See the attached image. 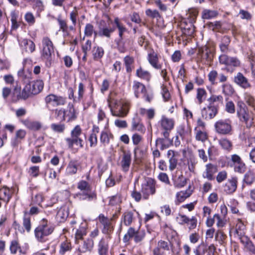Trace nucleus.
Listing matches in <instances>:
<instances>
[{
    "instance_id": "58",
    "label": "nucleus",
    "mask_w": 255,
    "mask_h": 255,
    "mask_svg": "<svg viewBox=\"0 0 255 255\" xmlns=\"http://www.w3.org/2000/svg\"><path fill=\"white\" fill-rule=\"evenodd\" d=\"M122 202V195L120 194H117L110 197L109 200V205L111 206H115L121 204Z\"/></svg>"
},
{
    "instance_id": "55",
    "label": "nucleus",
    "mask_w": 255,
    "mask_h": 255,
    "mask_svg": "<svg viewBox=\"0 0 255 255\" xmlns=\"http://www.w3.org/2000/svg\"><path fill=\"white\" fill-rule=\"evenodd\" d=\"M219 144L225 150L230 151L232 149V142L231 141L226 138L221 139L219 140Z\"/></svg>"
},
{
    "instance_id": "37",
    "label": "nucleus",
    "mask_w": 255,
    "mask_h": 255,
    "mask_svg": "<svg viewBox=\"0 0 255 255\" xmlns=\"http://www.w3.org/2000/svg\"><path fill=\"white\" fill-rule=\"evenodd\" d=\"M155 144L156 146L159 145L160 150H163L168 148L172 144V141L169 139V137L168 138L163 137L158 138L156 140Z\"/></svg>"
},
{
    "instance_id": "12",
    "label": "nucleus",
    "mask_w": 255,
    "mask_h": 255,
    "mask_svg": "<svg viewBox=\"0 0 255 255\" xmlns=\"http://www.w3.org/2000/svg\"><path fill=\"white\" fill-rule=\"evenodd\" d=\"M159 123L161 129L163 130L162 135L166 138H168L169 137L171 131L174 127V120L173 119L162 116Z\"/></svg>"
},
{
    "instance_id": "23",
    "label": "nucleus",
    "mask_w": 255,
    "mask_h": 255,
    "mask_svg": "<svg viewBox=\"0 0 255 255\" xmlns=\"http://www.w3.org/2000/svg\"><path fill=\"white\" fill-rule=\"evenodd\" d=\"M1 179L0 178V208L1 207L2 202L7 204L11 197V192L9 188L3 186L1 187Z\"/></svg>"
},
{
    "instance_id": "20",
    "label": "nucleus",
    "mask_w": 255,
    "mask_h": 255,
    "mask_svg": "<svg viewBox=\"0 0 255 255\" xmlns=\"http://www.w3.org/2000/svg\"><path fill=\"white\" fill-rule=\"evenodd\" d=\"M218 112V109L216 106L209 105L202 110L201 115L204 119L208 120L213 119L217 114Z\"/></svg>"
},
{
    "instance_id": "30",
    "label": "nucleus",
    "mask_w": 255,
    "mask_h": 255,
    "mask_svg": "<svg viewBox=\"0 0 255 255\" xmlns=\"http://www.w3.org/2000/svg\"><path fill=\"white\" fill-rule=\"evenodd\" d=\"M98 220L100 223L103 226L104 230L107 232H110L113 229L111 224L112 218L109 219L101 214L98 217Z\"/></svg>"
},
{
    "instance_id": "59",
    "label": "nucleus",
    "mask_w": 255,
    "mask_h": 255,
    "mask_svg": "<svg viewBox=\"0 0 255 255\" xmlns=\"http://www.w3.org/2000/svg\"><path fill=\"white\" fill-rule=\"evenodd\" d=\"M231 167H234V170L236 172L240 173H243L246 169V164L243 160L239 162V163H236Z\"/></svg>"
},
{
    "instance_id": "27",
    "label": "nucleus",
    "mask_w": 255,
    "mask_h": 255,
    "mask_svg": "<svg viewBox=\"0 0 255 255\" xmlns=\"http://www.w3.org/2000/svg\"><path fill=\"white\" fill-rule=\"evenodd\" d=\"M217 172V166L212 163H208L205 165V169L203 172L202 176L209 180L214 179V174Z\"/></svg>"
},
{
    "instance_id": "29",
    "label": "nucleus",
    "mask_w": 255,
    "mask_h": 255,
    "mask_svg": "<svg viewBox=\"0 0 255 255\" xmlns=\"http://www.w3.org/2000/svg\"><path fill=\"white\" fill-rule=\"evenodd\" d=\"M28 85L30 86L32 95H36L42 90L44 83L42 80H37L28 83Z\"/></svg>"
},
{
    "instance_id": "60",
    "label": "nucleus",
    "mask_w": 255,
    "mask_h": 255,
    "mask_svg": "<svg viewBox=\"0 0 255 255\" xmlns=\"http://www.w3.org/2000/svg\"><path fill=\"white\" fill-rule=\"evenodd\" d=\"M218 12L216 10L204 9L202 12V17L204 19H210L216 17Z\"/></svg>"
},
{
    "instance_id": "31",
    "label": "nucleus",
    "mask_w": 255,
    "mask_h": 255,
    "mask_svg": "<svg viewBox=\"0 0 255 255\" xmlns=\"http://www.w3.org/2000/svg\"><path fill=\"white\" fill-rule=\"evenodd\" d=\"M131 160V154L129 152H124L121 162L122 169L125 172L128 171Z\"/></svg>"
},
{
    "instance_id": "10",
    "label": "nucleus",
    "mask_w": 255,
    "mask_h": 255,
    "mask_svg": "<svg viewBox=\"0 0 255 255\" xmlns=\"http://www.w3.org/2000/svg\"><path fill=\"white\" fill-rule=\"evenodd\" d=\"M145 235V233L144 230L130 227L124 236L123 242L125 243H128L131 239L133 238L135 243H139L143 240Z\"/></svg>"
},
{
    "instance_id": "28",
    "label": "nucleus",
    "mask_w": 255,
    "mask_h": 255,
    "mask_svg": "<svg viewBox=\"0 0 255 255\" xmlns=\"http://www.w3.org/2000/svg\"><path fill=\"white\" fill-rule=\"evenodd\" d=\"M109 241L107 238H102L99 241L97 250L99 255H109Z\"/></svg>"
},
{
    "instance_id": "35",
    "label": "nucleus",
    "mask_w": 255,
    "mask_h": 255,
    "mask_svg": "<svg viewBox=\"0 0 255 255\" xmlns=\"http://www.w3.org/2000/svg\"><path fill=\"white\" fill-rule=\"evenodd\" d=\"M181 28L182 29L183 33L187 36H191L194 32L195 27L193 23L192 22H188L185 21L181 24Z\"/></svg>"
},
{
    "instance_id": "34",
    "label": "nucleus",
    "mask_w": 255,
    "mask_h": 255,
    "mask_svg": "<svg viewBox=\"0 0 255 255\" xmlns=\"http://www.w3.org/2000/svg\"><path fill=\"white\" fill-rule=\"evenodd\" d=\"M136 76L140 79L146 82H149L151 78L150 73L148 71L144 70L141 67L136 69Z\"/></svg>"
},
{
    "instance_id": "53",
    "label": "nucleus",
    "mask_w": 255,
    "mask_h": 255,
    "mask_svg": "<svg viewBox=\"0 0 255 255\" xmlns=\"http://www.w3.org/2000/svg\"><path fill=\"white\" fill-rule=\"evenodd\" d=\"M222 92L223 94L227 96H231L235 92L233 86L228 83L223 84L222 86Z\"/></svg>"
},
{
    "instance_id": "36",
    "label": "nucleus",
    "mask_w": 255,
    "mask_h": 255,
    "mask_svg": "<svg viewBox=\"0 0 255 255\" xmlns=\"http://www.w3.org/2000/svg\"><path fill=\"white\" fill-rule=\"evenodd\" d=\"M23 124L28 129L32 130H38L41 128V124L38 121L25 120L22 121Z\"/></svg>"
},
{
    "instance_id": "33",
    "label": "nucleus",
    "mask_w": 255,
    "mask_h": 255,
    "mask_svg": "<svg viewBox=\"0 0 255 255\" xmlns=\"http://www.w3.org/2000/svg\"><path fill=\"white\" fill-rule=\"evenodd\" d=\"M132 89L136 98H138L141 94H143L146 90L145 86L142 83L134 81L133 82Z\"/></svg>"
},
{
    "instance_id": "51",
    "label": "nucleus",
    "mask_w": 255,
    "mask_h": 255,
    "mask_svg": "<svg viewBox=\"0 0 255 255\" xmlns=\"http://www.w3.org/2000/svg\"><path fill=\"white\" fill-rule=\"evenodd\" d=\"M209 105L211 106H216L218 104H222L223 103V97L222 95H212L208 100Z\"/></svg>"
},
{
    "instance_id": "61",
    "label": "nucleus",
    "mask_w": 255,
    "mask_h": 255,
    "mask_svg": "<svg viewBox=\"0 0 255 255\" xmlns=\"http://www.w3.org/2000/svg\"><path fill=\"white\" fill-rule=\"evenodd\" d=\"M67 217V212L63 208H60L56 215V219L60 222H63Z\"/></svg>"
},
{
    "instance_id": "47",
    "label": "nucleus",
    "mask_w": 255,
    "mask_h": 255,
    "mask_svg": "<svg viewBox=\"0 0 255 255\" xmlns=\"http://www.w3.org/2000/svg\"><path fill=\"white\" fill-rule=\"evenodd\" d=\"M13 97H12V101L14 102H16L17 101L20 100H23V97H22V92L21 90V88L20 85L18 84H16L13 91Z\"/></svg>"
},
{
    "instance_id": "11",
    "label": "nucleus",
    "mask_w": 255,
    "mask_h": 255,
    "mask_svg": "<svg viewBox=\"0 0 255 255\" xmlns=\"http://www.w3.org/2000/svg\"><path fill=\"white\" fill-rule=\"evenodd\" d=\"M215 128L216 132L220 134H231V121L229 119L220 120L215 124Z\"/></svg>"
},
{
    "instance_id": "5",
    "label": "nucleus",
    "mask_w": 255,
    "mask_h": 255,
    "mask_svg": "<svg viewBox=\"0 0 255 255\" xmlns=\"http://www.w3.org/2000/svg\"><path fill=\"white\" fill-rule=\"evenodd\" d=\"M220 64L225 65L226 70L232 73L237 67L241 66V61L237 57L230 56L227 54H222L219 57Z\"/></svg>"
},
{
    "instance_id": "38",
    "label": "nucleus",
    "mask_w": 255,
    "mask_h": 255,
    "mask_svg": "<svg viewBox=\"0 0 255 255\" xmlns=\"http://www.w3.org/2000/svg\"><path fill=\"white\" fill-rule=\"evenodd\" d=\"M10 251L11 254H15L17 251L22 254H26V250H22L21 247L17 240H12L10 245L9 247Z\"/></svg>"
},
{
    "instance_id": "21",
    "label": "nucleus",
    "mask_w": 255,
    "mask_h": 255,
    "mask_svg": "<svg viewBox=\"0 0 255 255\" xmlns=\"http://www.w3.org/2000/svg\"><path fill=\"white\" fill-rule=\"evenodd\" d=\"M11 23L10 31H16L22 23L21 18L19 16V12L16 10L11 11L10 13Z\"/></svg>"
},
{
    "instance_id": "49",
    "label": "nucleus",
    "mask_w": 255,
    "mask_h": 255,
    "mask_svg": "<svg viewBox=\"0 0 255 255\" xmlns=\"http://www.w3.org/2000/svg\"><path fill=\"white\" fill-rule=\"evenodd\" d=\"M78 167V163L76 161H71L66 169L67 175H73L77 173Z\"/></svg>"
},
{
    "instance_id": "25",
    "label": "nucleus",
    "mask_w": 255,
    "mask_h": 255,
    "mask_svg": "<svg viewBox=\"0 0 255 255\" xmlns=\"http://www.w3.org/2000/svg\"><path fill=\"white\" fill-rule=\"evenodd\" d=\"M234 82L244 89H248L251 87V85L248 79L241 73L238 72L234 77Z\"/></svg>"
},
{
    "instance_id": "42",
    "label": "nucleus",
    "mask_w": 255,
    "mask_h": 255,
    "mask_svg": "<svg viewBox=\"0 0 255 255\" xmlns=\"http://www.w3.org/2000/svg\"><path fill=\"white\" fill-rule=\"evenodd\" d=\"M192 193V190H191L190 186L189 187L188 189L185 191H181L178 192L176 194L177 200L179 202L184 201L186 198L190 196Z\"/></svg>"
},
{
    "instance_id": "39",
    "label": "nucleus",
    "mask_w": 255,
    "mask_h": 255,
    "mask_svg": "<svg viewBox=\"0 0 255 255\" xmlns=\"http://www.w3.org/2000/svg\"><path fill=\"white\" fill-rule=\"evenodd\" d=\"M255 182V174L253 171L249 170L244 175L243 183L248 186H251Z\"/></svg>"
},
{
    "instance_id": "48",
    "label": "nucleus",
    "mask_w": 255,
    "mask_h": 255,
    "mask_svg": "<svg viewBox=\"0 0 255 255\" xmlns=\"http://www.w3.org/2000/svg\"><path fill=\"white\" fill-rule=\"evenodd\" d=\"M92 55L94 60H100L104 54V50L102 47L94 46L92 51Z\"/></svg>"
},
{
    "instance_id": "62",
    "label": "nucleus",
    "mask_w": 255,
    "mask_h": 255,
    "mask_svg": "<svg viewBox=\"0 0 255 255\" xmlns=\"http://www.w3.org/2000/svg\"><path fill=\"white\" fill-rule=\"evenodd\" d=\"M77 188L81 191H85L86 192H89L91 190V187L90 184L84 180H81L78 182Z\"/></svg>"
},
{
    "instance_id": "9",
    "label": "nucleus",
    "mask_w": 255,
    "mask_h": 255,
    "mask_svg": "<svg viewBox=\"0 0 255 255\" xmlns=\"http://www.w3.org/2000/svg\"><path fill=\"white\" fill-rule=\"evenodd\" d=\"M214 48L205 45L198 48L197 58L201 62L206 63L212 61L214 55Z\"/></svg>"
},
{
    "instance_id": "52",
    "label": "nucleus",
    "mask_w": 255,
    "mask_h": 255,
    "mask_svg": "<svg viewBox=\"0 0 255 255\" xmlns=\"http://www.w3.org/2000/svg\"><path fill=\"white\" fill-rule=\"evenodd\" d=\"M87 234V229L85 226H81L76 230L75 234V243L78 242V240H83V237Z\"/></svg>"
},
{
    "instance_id": "63",
    "label": "nucleus",
    "mask_w": 255,
    "mask_h": 255,
    "mask_svg": "<svg viewBox=\"0 0 255 255\" xmlns=\"http://www.w3.org/2000/svg\"><path fill=\"white\" fill-rule=\"evenodd\" d=\"M93 33L95 34V36L97 35V32L94 30V26L90 23L87 24L84 29L85 35L91 37Z\"/></svg>"
},
{
    "instance_id": "14",
    "label": "nucleus",
    "mask_w": 255,
    "mask_h": 255,
    "mask_svg": "<svg viewBox=\"0 0 255 255\" xmlns=\"http://www.w3.org/2000/svg\"><path fill=\"white\" fill-rule=\"evenodd\" d=\"M208 78L210 83L215 85L218 82L223 83L227 82L228 77L223 73H219L216 70H212L209 73Z\"/></svg>"
},
{
    "instance_id": "19",
    "label": "nucleus",
    "mask_w": 255,
    "mask_h": 255,
    "mask_svg": "<svg viewBox=\"0 0 255 255\" xmlns=\"http://www.w3.org/2000/svg\"><path fill=\"white\" fill-rule=\"evenodd\" d=\"M78 245L77 249L80 253H86L90 252L94 246V241L91 239H87L85 240H78V242L75 243Z\"/></svg>"
},
{
    "instance_id": "46",
    "label": "nucleus",
    "mask_w": 255,
    "mask_h": 255,
    "mask_svg": "<svg viewBox=\"0 0 255 255\" xmlns=\"http://www.w3.org/2000/svg\"><path fill=\"white\" fill-rule=\"evenodd\" d=\"M111 138H113V135L108 130H105L101 132L100 136V141L104 145L109 143Z\"/></svg>"
},
{
    "instance_id": "8",
    "label": "nucleus",
    "mask_w": 255,
    "mask_h": 255,
    "mask_svg": "<svg viewBox=\"0 0 255 255\" xmlns=\"http://www.w3.org/2000/svg\"><path fill=\"white\" fill-rule=\"evenodd\" d=\"M44 102L46 108L51 110L52 108L64 106L67 102L65 97L50 94L45 97Z\"/></svg>"
},
{
    "instance_id": "56",
    "label": "nucleus",
    "mask_w": 255,
    "mask_h": 255,
    "mask_svg": "<svg viewBox=\"0 0 255 255\" xmlns=\"http://www.w3.org/2000/svg\"><path fill=\"white\" fill-rule=\"evenodd\" d=\"M206 95L207 92L204 89L198 88L197 89L196 98L199 104H201L205 100Z\"/></svg>"
},
{
    "instance_id": "24",
    "label": "nucleus",
    "mask_w": 255,
    "mask_h": 255,
    "mask_svg": "<svg viewBox=\"0 0 255 255\" xmlns=\"http://www.w3.org/2000/svg\"><path fill=\"white\" fill-rule=\"evenodd\" d=\"M179 154L177 151L173 150H168L167 152L166 156L169 159V169L172 171L174 170L177 165L178 159L177 157Z\"/></svg>"
},
{
    "instance_id": "32",
    "label": "nucleus",
    "mask_w": 255,
    "mask_h": 255,
    "mask_svg": "<svg viewBox=\"0 0 255 255\" xmlns=\"http://www.w3.org/2000/svg\"><path fill=\"white\" fill-rule=\"evenodd\" d=\"M77 118L75 110L73 105L69 104L68 109H64V121L67 119V122L75 120Z\"/></svg>"
},
{
    "instance_id": "57",
    "label": "nucleus",
    "mask_w": 255,
    "mask_h": 255,
    "mask_svg": "<svg viewBox=\"0 0 255 255\" xmlns=\"http://www.w3.org/2000/svg\"><path fill=\"white\" fill-rule=\"evenodd\" d=\"M226 238V235L222 230H218L217 231L215 234V239L219 244L222 245Z\"/></svg>"
},
{
    "instance_id": "45",
    "label": "nucleus",
    "mask_w": 255,
    "mask_h": 255,
    "mask_svg": "<svg viewBox=\"0 0 255 255\" xmlns=\"http://www.w3.org/2000/svg\"><path fill=\"white\" fill-rule=\"evenodd\" d=\"M114 23L119 30V38L117 39H124L123 34L126 31L127 29L122 23L118 17H115L114 19Z\"/></svg>"
},
{
    "instance_id": "6",
    "label": "nucleus",
    "mask_w": 255,
    "mask_h": 255,
    "mask_svg": "<svg viewBox=\"0 0 255 255\" xmlns=\"http://www.w3.org/2000/svg\"><path fill=\"white\" fill-rule=\"evenodd\" d=\"M41 57L47 61H51L52 55H54V47L49 37L45 36L42 39Z\"/></svg>"
},
{
    "instance_id": "22",
    "label": "nucleus",
    "mask_w": 255,
    "mask_h": 255,
    "mask_svg": "<svg viewBox=\"0 0 255 255\" xmlns=\"http://www.w3.org/2000/svg\"><path fill=\"white\" fill-rule=\"evenodd\" d=\"M147 59L152 67L155 69H161L162 64L159 63L158 55L153 49L148 52Z\"/></svg>"
},
{
    "instance_id": "3",
    "label": "nucleus",
    "mask_w": 255,
    "mask_h": 255,
    "mask_svg": "<svg viewBox=\"0 0 255 255\" xmlns=\"http://www.w3.org/2000/svg\"><path fill=\"white\" fill-rule=\"evenodd\" d=\"M54 228L46 219H42L39 225L34 230V235L37 240L44 243L47 240V237L54 231Z\"/></svg>"
},
{
    "instance_id": "13",
    "label": "nucleus",
    "mask_w": 255,
    "mask_h": 255,
    "mask_svg": "<svg viewBox=\"0 0 255 255\" xmlns=\"http://www.w3.org/2000/svg\"><path fill=\"white\" fill-rule=\"evenodd\" d=\"M172 246V243L169 240H159L157 247L153 250V255H165L169 253Z\"/></svg>"
},
{
    "instance_id": "64",
    "label": "nucleus",
    "mask_w": 255,
    "mask_h": 255,
    "mask_svg": "<svg viewBox=\"0 0 255 255\" xmlns=\"http://www.w3.org/2000/svg\"><path fill=\"white\" fill-rule=\"evenodd\" d=\"M115 31L114 28L104 27L99 31V35L110 38L111 34Z\"/></svg>"
},
{
    "instance_id": "26",
    "label": "nucleus",
    "mask_w": 255,
    "mask_h": 255,
    "mask_svg": "<svg viewBox=\"0 0 255 255\" xmlns=\"http://www.w3.org/2000/svg\"><path fill=\"white\" fill-rule=\"evenodd\" d=\"M131 130L137 131L141 133H144L146 128L141 122L140 119L137 116L133 117L131 121Z\"/></svg>"
},
{
    "instance_id": "15",
    "label": "nucleus",
    "mask_w": 255,
    "mask_h": 255,
    "mask_svg": "<svg viewBox=\"0 0 255 255\" xmlns=\"http://www.w3.org/2000/svg\"><path fill=\"white\" fill-rule=\"evenodd\" d=\"M116 48L120 53H124L132 48L133 40L131 38L115 39Z\"/></svg>"
},
{
    "instance_id": "7",
    "label": "nucleus",
    "mask_w": 255,
    "mask_h": 255,
    "mask_svg": "<svg viewBox=\"0 0 255 255\" xmlns=\"http://www.w3.org/2000/svg\"><path fill=\"white\" fill-rule=\"evenodd\" d=\"M156 181L151 178L145 179V182L141 184V192L142 199L145 200L149 199L150 195H153L156 193Z\"/></svg>"
},
{
    "instance_id": "2",
    "label": "nucleus",
    "mask_w": 255,
    "mask_h": 255,
    "mask_svg": "<svg viewBox=\"0 0 255 255\" xmlns=\"http://www.w3.org/2000/svg\"><path fill=\"white\" fill-rule=\"evenodd\" d=\"M86 134L83 132V130L80 125H76L71 131L70 137L65 139L69 148H73L74 145L80 148H83L84 144V139Z\"/></svg>"
},
{
    "instance_id": "40",
    "label": "nucleus",
    "mask_w": 255,
    "mask_h": 255,
    "mask_svg": "<svg viewBox=\"0 0 255 255\" xmlns=\"http://www.w3.org/2000/svg\"><path fill=\"white\" fill-rule=\"evenodd\" d=\"M177 132L182 139L188 136L191 133V129L189 127L184 125H180L177 128Z\"/></svg>"
},
{
    "instance_id": "16",
    "label": "nucleus",
    "mask_w": 255,
    "mask_h": 255,
    "mask_svg": "<svg viewBox=\"0 0 255 255\" xmlns=\"http://www.w3.org/2000/svg\"><path fill=\"white\" fill-rule=\"evenodd\" d=\"M216 222V226L218 228H222L227 224V220L225 217L220 216L219 214H215L212 218L206 221L207 227L211 228Z\"/></svg>"
},
{
    "instance_id": "50",
    "label": "nucleus",
    "mask_w": 255,
    "mask_h": 255,
    "mask_svg": "<svg viewBox=\"0 0 255 255\" xmlns=\"http://www.w3.org/2000/svg\"><path fill=\"white\" fill-rule=\"evenodd\" d=\"M23 226L27 231L29 233L31 229V219L27 211L24 212V216L23 218Z\"/></svg>"
},
{
    "instance_id": "1",
    "label": "nucleus",
    "mask_w": 255,
    "mask_h": 255,
    "mask_svg": "<svg viewBox=\"0 0 255 255\" xmlns=\"http://www.w3.org/2000/svg\"><path fill=\"white\" fill-rule=\"evenodd\" d=\"M112 116L119 118H125L128 115L131 107V103L126 99L114 100L109 104Z\"/></svg>"
},
{
    "instance_id": "43",
    "label": "nucleus",
    "mask_w": 255,
    "mask_h": 255,
    "mask_svg": "<svg viewBox=\"0 0 255 255\" xmlns=\"http://www.w3.org/2000/svg\"><path fill=\"white\" fill-rule=\"evenodd\" d=\"M72 249L71 242L66 240L61 243L59 253L61 255H64L66 252L71 251Z\"/></svg>"
},
{
    "instance_id": "18",
    "label": "nucleus",
    "mask_w": 255,
    "mask_h": 255,
    "mask_svg": "<svg viewBox=\"0 0 255 255\" xmlns=\"http://www.w3.org/2000/svg\"><path fill=\"white\" fill-rule=\"evenodd\" d=\"M135 210H127L122 215L121 217V224L126 226H130L136 221L135 216Z\"/></svg>"
},
{
    "instance_id": "17",
    "label": "nucleus",
    "mask_w": 255,
    "mask_h": 255,
    "mask_svg": "<svg viewBox=\"0 0 255 255\" xmlns=\"http://www.w3.org/2000/svg\"><path fill=\"white\" fill-rule=\"evenodd\" d=\"M238 183V178L236 176H232L229 178L226 183L223 185V189L225 192L228 194L234 193L237 190Z\"/></svg>"
},
{
    "instance_id": "44",
    "label": "nucleus",
    "mask_w": 255,
    "mask_h": 255,
    "mask_svg": "<svg viewBox=\"0 0 255 255\" xmlns=\"http://www.w3.org/2000/svg\"><path fill=\"white\" fill-rule=\"evenodd\" d=\"M21 43L24 46L26 52L31 53L35 51V45L32 40L27 39H24L21 41Z\"/></svg>"
},
{
    "instance_id": "54",
    "label": "nucleus",
    "mask_w": 255,
    "mask_h": 255,
    "mask_svg": "<svg viewBox=\"0 0 255 255\" xmlns=\"http://www.w3.org/2000/svg\"><path fill=\"white\" fill-rule=\"evenodd\" d=\"M124 62L128 73H130L132 71L131 65L134 63V59L129 55L125 56L124 58Z\"/></svg>"
},
{
    "instance_id": "41",
    "label": "nucleus",
    "mask_w": 255,
    "mask_h": 255,
    "mask_svg": "<svg viewBox=\"0 0 255 255\" xmlns=\"http://www.w3.org/2000/svg\"><path fill=\"white\" fill-rule=\"evenodd\" d=\"M161 228L168 240H169V238H173L175 234V231L165 223L162 224Z\"/></svg>"
},
{
    "instance_id": "4",
    "label": "nucleus",
    "mask_w": 255,
    "mask_h": 255,
    "mask_svg": "<svg viewBox=\"0 0 255 255\" xmlns=\"http://www.w3.org/2000/svg\"><path fill=\"white\" fill-rule=\"evenodd\" d=\"M237 117L240 122L249 129L255 126V116L246 108L241 107L237 110Z\"/></svg>"
}]
</instances>
